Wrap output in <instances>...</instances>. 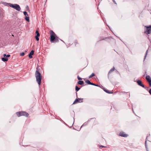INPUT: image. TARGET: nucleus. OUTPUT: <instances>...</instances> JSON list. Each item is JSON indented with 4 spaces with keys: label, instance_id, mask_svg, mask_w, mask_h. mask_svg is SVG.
<instances>
[{
    "label": "nucleus",
    "instance_id": "obj_1",
    "mask_svg": "<svg viewBox=\"0 0 151 151\" xmlns=\"http://www.w3.org/2000/svg\"><path fill=\"white\" fill-rule=\"evenodd\" d=\"M50 36V41L51 42L54 43L59 41V38L52 30H50L49 32Z\"/></svg>",
    "mask_w": 151,
    "mask_h": 151
},
{
    "label": "nucleus",
    "instance_id": "obj_2",
    "mask_svg": "<svg viewBox=\"0 0 151 151\" xmlns=\"http://www.w3.org/2000/svg\"><path fill=\"white\" fill-rule=\"evenodd\" d=\"M35 76L36 78V81L39 85L40 86L41 83L42 76L37 68V70L35 73Z\"/></svg>",
    "mask_w": 151,
    "mask_h": 151
},
{
    "label": "nucleus",
    "instance_id": "obj_3",
    "mask_svg": "<svg viewBox=\"0 0 151 151\" xmlns=\"http://www.w3.org/2000/svg\"><path fill=\"white\" fill-rule=\"evenodd\" d=\"M16 114L18 117H20L21 116L28 117L29 115L27 113L24 111H18L16 113Z\"/></svg>",
    "mask_w": 151,
    "mask_h": 151
},
{
    "label": "nucleus",
    "instance_id": "obj_4",
    "mask_svg": "<svg viewBox=\"0 0 151 151\" xmlns=\"http://www.w3.org/2000/svg\"><path fill=\"white\" fill-rule=\"evenodd\" d=\"M145 27L146 29L144 33L147 35L150 34L151 33V25L149 26H145Z\"/></svg>",
    "mask_w": 151,
    "mask_h": 151
},
{
    "label": "nucleus",
    "instance_id": "obj_5",
    "mask_svg": "<svg viewBox=\"0 0 151 151\" xmlns=\"http://www.w3.org/2000/svg\"><path fill=\"white\" fill-rule=\"evenodd\" d=\"M10 7L13 8L18 11H20L21 10V8L17 4H10Z\"/></svg>",
    "mask_w": 151,
    "mask_h": 151
},
{
    "label": "nucleus",
    "instance_id": "obj_6",
    "mask_svg": "<svg viewBox=\"0 0 151 151\" xmlns=\"http://www.w3.org/2000/svg\"><path fill=\"white\" fill-rule=\"evenodd\" d=\"M83 98H78L76 99L74 101L73 104H75L78 103H81L83 102Z\"/></svg>",
    "mask_w": 151,
    "mask_h": 151
},
{
    "label": "nucleus",
    "instance_id": "obj_7",
    "mask_svg": "<svg viewBox=\"0 0 151 151\" xmlns=\"http://www.w3.org/2000/svg\"><path fill=\"white\" fill-rule=\"evenodd\" d=\"M146 79L149 83L150 86H151V78L150 76H147L146 77Z\"/></svg>",
    "mask_w": 151,
    "mask_h": 151
},
{
    "label": "nucleus",
    "instance_id": "obj_8",
    "mask_svg": "<svg viewBox=\"0 0 151 151\" xmlns=\"http://www.w3.org/2000/svg\"><path fill=\"white\" fill-rule=\"evenodd\" d=\"M137 84L139 86L145 88V86L142 83V81L140 80H138L137 81Z\"/></svg>",
    "mask_w": 151,
    "mask_h": 151
},
{
    "label": "nucleus",
    "instance_id": "obj_9",
    "mask_svg": "<svg viewBox=\"0 0 151 151\" xmlns=\"http://www.w3.org/2000/svg\"><path fill=\"white\" fill-rule=\"evenodd\" d=\"M127 134H125L123 132H120L119 133V136L121 137H127Z\"/></svg>",
    "mask_w": 151,
    "mask_h": 151
},
{
    "label": "nucleus",
    "instance_id": "obj_10",
    "mask_svg": "<svg viewBox=\"0 0 151 151\" xmlns=\"http://www.w3.org/2000/svg\"><path fill=\"white\" fill-rule=\"evenodd\" d=\"M34 51L33 50H32L29 54V57L30 58H32V55L34 54Z\"/></svg>",
    "mask_w": 151,
    "mask_h": 151
},
{
    "label": "nucleus",
    "instance_id": "obj_11",
    "mask_svg": "<svg viewBox=\"0 0 151 151\" xmlns=\"http://www.w3.org/2000/svg\"><path fill=\"white\" fill-rule=\"evenodd\" d=\"M115 70L114 67L112 68L109 71L108 73V78H109V75L113 71H114Z\"/></svg>",
    "mask_w": 151,
    "mask_h": 151
},
{
    "label": "nucleus",
    "instance_id": "obj_12",
    "mask_svg": "<svg viewBox=\"0 0 151 151\" xmlns=\"http://www.w3.org/2000/svg\"><path fill=\"white\" fill-rule=\"evenodd\" d=\"M149 136H147L146 137V141H145V147L146 148V150H147V151H148V149L147 148V138Z\"/></svg>",
    "mask_w": 151,
    "mask_h": 151
},
{
    "label": "nucleus",
    "instance_id": "obj_13",
    "mask_svg": "<svg viewBox=\"0 0 151 151\" xmlns=\"http://www.w3.org/2000/svg\"><path fill=\"white\" fill-rule=\"evenodd\" d=\"M8 57H3L1 58V60L4 62H6L8 60Z\"/></svg>",
    "mask_w": 151,
    "mask_h": 151
},
{
    "label": "nucleus",
    "instance_id": "obj_14",
    "mask_svg": "<svg viewBox=\"0 0 151 151\" xmlns=\"http://www.w3.org/2000/svg\"><path fill=\"white\" fill-rule=\"evenodd\" d=\"M25 19L26 21H27V22H29V17L28 16V14H27L25 16Z\"/></svg>",
    "mask_w": 151,
    "mask_h": 151
},
{
    "label": "nucleus",
    "instance_id": "obj_15",
    "mask_svg": "<svg viewBox=\"0 0 151 151\" xmlns=\"http://www.w3.org/2000/svg\"><path fill=\"white\" fill-rule=\"evenodd\" d=\"M150 48H151V47H150V46H149L148 48V50H147V51L146 52V54H145V58H144V60L145 59V58H146V56H147V54L148 51V50H149V49Z\"/></svg>",
    "mask_w": 151,
    "mask_h": 151
},
{
    "label": "nucleus",
    "instance_id": "obj_16",
    "mask_svg": "<svg viewBox=\"0 0 151 151\" xmlns=\"http://www.w3.org/2000/svg\"><path fill=\"white\" fill-rule=\"evenodd\" d=\"M40 36V34H38L36 35L35 36V38L36 39L37 41H38L39 40V37Z\"/></svg>",
    "mask_w": 151,
    "mask_h": 151
},
{
    "label": "nucleus",
    "instance_id": "obj_17",
    "mask_svg": "<svg viewBox=\"0 0 151 151\" xmlns=\"http://www.w3.org/2000/svg\"><path fill=\"white\" fill-rule=\"evenodd\" d=\"M78 84L79 85H82L84 84L83 81H79L78 82Z\"/></svg>",
    "mask_w": 151,
    "mask_h": 151
},
{
    "label": "nucleus",
    "instance_id": "obj_18",
    "mask_svg": "<svg viewBox=\"0 0 151 151\" xmlns=\"http://www.w3.org/2000/svg\"><path fill=\"white\" fill-rule=\"evenodd\" d=\"M86 83L87 84L89 85H92L93 84L92 83H91L90 82V81L89 80H86L85 81Z\"/></svg>",
    "mask_w": 151,
    "mask_h": 151
},
{
    "label": "nucleus",
    "instance_id": "obj_19",
    "mask_svg": "<svg viewBox=\"0 0 151 151\" xmlns=\"http://www.w3.org/2000/svg\"><path fill=\"white\" fill-rule=\"evenodd\" d=\"M104 90L107 93H112L110 92L108 90L106 89L105 88H104Z\"/></svg>",
    "mask_w": 151,
    "mask_h": 151
},
{
    "label": "nucleus",
    "instance_id": "obj_20",
    "mask_svg": "<svg viewBox=\"0 0 151 151\" xmlns=\"http://www.w3.org/2000/svg\"><path fill=\"white\" fill-rule=\"evenodd\" d=\"M95 75V74L93 73H92V74L90 76H89L88 77V78H91L92 77H93V76H94Z\"/></svg>",
    "mask_w": 151,
    "mask_h": 151
},
{
    "label": "nucleus",
    "instance_id": "obj_21",
    "mask_svg": "<svg viewBox=\"0 0 151 151\" xmlns=\"http://www.w3.org/2000/svg\"><path fill=\"white\" fill-rule=\"evenodd\" d=\"M80 89V88H78L77 86H76L75 89H76V91H79Z\"/></svg>",
    "mask_w": 151,
    "mask_h": 151
},
{
    "label": "nucleus",
    "instance_id": "obj_22",
    "mask_svg": "<svg viewBox=\"0 0 151 151\" xmlns=\"http://www.w3.org/2000/svg\"><path fill=\"white\" fill-rule=\"evenodd\" d=\"M10 56V55H6V54H4L3 55V56L4 57H9Z\"/></svg>",
    "mask_w": 151,
    "mask_h": 151
},
{
    "label": "nucleus",
    "instance_id": "obj_23",
    "mask_svg": "<svg viewBox=\"0 0 151 151\" xmlns=\"http://www.w3.org/2000/svg\"><path fill=\"white\" fill-rule=\"evenodd\" d=\"M4 4L5 5L7 6H10V4H12L9 3H4Z\"/></svg>",
    "mask_w": 151,
    "mask_h": 151
},
{
    "label": "nucleus",
    "instance_id": "obj_24",
    "mask_svg": "<svg viewBox=\"0 0 151 151\" xmlns=\"http://www.w3.org/2000/svg\"><path fill=\"white\" fill-rule=\"evenodd\" d=\"M26 9L27 11H28V12L29 11V8L28 7V6H27L26 7Z\"/></svg>",
    "mask_w": 151,
    "mask_h": 151
},
{
    "label": "nucleus",
    "instance_id": "obj_25",
    "mask_svg": "<svg viewBox=\"0 0 151 151\" xmlns=\"http://www.w3.org/2000/svg\"><path fill=\"white\" fill-rule=\"evenodd\" d=\"M24 55V52H22L20 53V55L21 56H23Z\"/></svg>",
    "mask_w": 151,
    "mask_h": 151
},
{
    "label": "nucleus",
    "instance_id": "obj_26",
    "mask_svg": "<svg viewBox=\"0 0 151 151\" xmlns=\"http://www.w3.org/2000/svg\"><path fill=\"white\" fill-rule=\"evenodd\" d=\"M92 84H92L91 85H93V86H99V85H96L94 83H92Z\"/></svg>",
    "mask_w": 151,
    "mask_h": 151
},
{
    "label": "nucleus",
    "instance_id": "obj_27",
    "mask_svg": "<svg viewBox=\"0 0 151 151\" xmlns=\"http://www.w3.org/2000/svg\"><path fill=\"white\" fill-rule=\"evenodd\" d=\"M106 147L102 145L100 146L99 147V148L100 149H102L103 147Z\"/></svg>",
    "mask_w": 151,
    "mask_h": 151
},
{
    "label": "nucleus",
    "instance_id": "obj_28",
    "mask_svg": "<svg viewBox=\"0 0 151 151\" xmlns=\"http://www.w3.org/2000/svg\"><path fill=\"white\" fill-rule=\"evenodd\" d=\"M23 13H24V15H25V16L27 14H28L27 13V12L26 11L24 12Z\"/></svg>",
    "mask_w": 151,
    "mask_h": 151
},
{
    "label": "nucleus",
    "instance_id": "obj_29",
    "mask_svg": "<svg viewBox=\"0 0 151 151\" xmlns=\"http://www.w3.org/2000/svg\"><path fill=\"white\" fill-rule=\"evenodd\" d=\"M78 79L79 80H81L82 79V78L78 76Z\"/></svg>",
    "mask_w": 151,
    "mask_h": 151
},
{
    "label": "nucleus",
    "instance_id": "obj_30",
    "mask_svg": "<svg viewBox=\"0 0 151 151\" xmlns=\"http://www.w3.org/2000/svg\"><path fill=\"white\" fill-rule=\"evenodd\" d=\"M35 33L37 35L38 34H40L39 33V32L37 30H36V31Z\"/></svg>",
    "mask_w": 151,
    "mask_h": 151
},
{
    "label": "nucleus",
    "instance_id": "obj_31",
    "mask_svg": "<svg viewBox=\"0 0 151 151\" xmlns=\"http://www.w3.org/2000/svg\"><path fill=\"white\" fill-rule=\"evenodd\" d=\"M113 1V2L114 3L116 4H117L116 2L114 0H112Z\"/></svg>",
    "mask_w": 151,
    "mask_h": 151
},
{
    "label": "nucleus",
    "instance_id": "obj_32",
    "mask_svg": "<svg viewBox=\"0 0 151 151\" xmlns=\"http://www.w3.org/2000/svg\"><path fill=\"white\" fill-rule=\"evenodd\" d=\"M149 92L150 94L151 95V88L149 90Z\"/></svg>",
    "mask_w": 151,
    "mask_h": 151
},
{
    "label": "nucleus",
    "instance_id": "obj_33",
    "mask_svg": "<svg viewBox=\"0 0 151 151\" xmlns=\"http://www.w3.org/2000/svg\"><path fill=\"white\" fill-rule=\"evenodd\" d=\"M107 38V37H106V38ZM105 38H101V40H105Z\"/></svg>",
    "mask_w": 151,
    "mask_h": 151
},
{
    "label": "nucleus",
    "instance_id": "obj_34",
    "mask_svg": "<svg viewBox=\"0 0 151 151\" xmlns=\"http://www.w3.org/2000/svg\"><path fill=\"white\" fill-rule=\"evenodd\" d=\"M84 125H85L84 124L81 127V128L83 126H84Z\"/></svg>",
    "mask_w": 151,
    "mask_h": 151
},
{
    "label": "nucleus",
    "instance_id": "obj_35",
    "mask_svg": "<svg viewBox=\"0 0 151 151\" xmlns=\"http://www.w3.org/2000/svg\"><path fill=\"white\" fill-rule=\"evenodd\" d=\"M122 93H126V92H122Z\"/></svg>",
    "mask_w": 151,
    "mask_h": 151
},
{
    "label": "nucleus",
    "instance_id": "obj_36",
    "mask_svg": "<svg viewBox=\"0 0 151 151\" xmlns=\"http://www.w3.org/2000/svg\"><path fill=\"white\" fill-rule=\"evenodd\" d=\"M76 95L77 96V93L76 92Z\"/></svg>",
    "mask_w": 151,
    "mask_h": 151
}]
</instances>
